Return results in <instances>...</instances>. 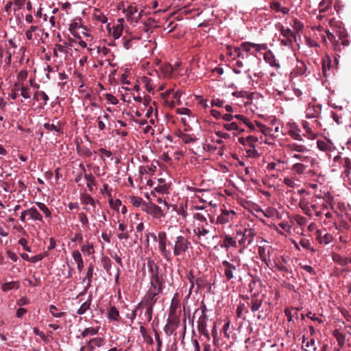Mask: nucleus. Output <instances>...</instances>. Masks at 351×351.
<instances>
[{"mask_svg": "<svg viewBox=\"0 0 351 351\" xmlns=\"http://www.w3.org/2000/svg\"><path fill=\"white\" fill-rule=\"evenodd\" d=\"M194 235L196 237V242L204 247H208L213 243V240L217 237V234L213 233L210 230L203 226H197L193 229Z\"/></svg>", "mask_w": 351, "mask_h": 351, "instance_id": "nucleus-1", "label": "nucleus"}, {"mask_svg": "<svg viewBox=\"0 0 351 351\" xmlns=\"http://www.w3.org/2000/svg\"><path fill=\"white\" fill-rule=\"evenodd\" d=\"M241 266V261L239 258L232 259L231 261L224 260L221 262V267L227 280L236 278Z\"/></svg>", "mask_w": 351, "mask_h": 351, "instance_id": "nucleus-2", "label": "nucleus"}, {"mask_svg": "<svg viewBox=\"0 0 351 351\" xmlns=\"http://www.w3.org/2000/svg\"><path fill=\"white\" fill-rule=\"evenodd\" d=\"M191 247V242L187 238L182 235L176 237L173 244L172 245L173 254L178 258L183 256Z\"/></svg>", "mask_w": 351, "mask_h": 351, "instance_id": "nucleus-3", "label": "nucleus"}, {"mask_svg": "<svg viewBox=\"0 0 351 351\" xmlns=\"http://www.w3.org/2000/svg\"><path fill=\"white\" fill-rule=\"evenodd\" d=\"M155 240L158 243V250L161 256L167 261L170 262L172 259V254L171 251L167 249V244L169 243L167 234L164 231L159 232L158 237H154Z\"/></svg>", "mask_w": 351, "mask_h": 351, "instance_id": "nucleus-4", "label": "nucleus"}, {"mask_svg": "<svg viewBox=\"0 0 351 351\" xmlns=\"http://www.w3.org/2000/svg\"><path fill=\"white\" fill-rule=\"evenodd\" d=\"M326 34V35L322 36L323 41L326 43L327 38L332 43V49L336 53H341L342 51L341 47H348L350 44L349 40L346 38L339 37V39H337L335 35L329 30H327Z\"/></svg>", "mask_w": 351, "mask_h": 351, "instance_id": "nucleus-5", "label": "nucleus"}, {"mask_svg": "<svg viewBox=\"0 0 351 351\" xmlns=\"http://www.w3.org/2000/svg\"><path fill=\"white\" fill-rule=\"evenodd\" d=\"M254 230L245 228L243 231L241 229L236 230V238L238 239V244L241 247H246L252 243L254 237Z\"/></svg>", "mask_w": 351, "mask_h": 351, "instance_id": "nucleus-6", "label": "nucleus"}, {"mask_svg": "<svg viewBox=\"0 0 351 351\" xmlns=\"http://www.w3.org/2000/svg\"><path fill=\"white\" fill-rule=\"evenodd\" d=\"M237 217L236 212L232 209H227L224 206L221 208V213L216 219L215 223L217 225H225L234 222Z\"/></svg>", "mask_w": 351, "mask_h": 351, "instance_id": "nucleus-7", "label": "nucleus"}, {"mask_svg": "<svg viewBox=\"0 0 351 351\" xmlns=\"http://www.w3.org/2000/svg\"><path fill=\"white\" fill-rule=\"evenodd\" d=\"M143 211L151 215L156 219L160 220L165 216V213L161 207L150 202L143 204Z\"/></svg>", "mask_w": 351, "mask_h": 351, "instance_id": "nucleus-8", "label": "nucleus"}, {"mask_svg": "<svg viewBox=\"0 0 351 351\" xmlns=\"http://www.w3.org/2000/svg\"><path fill=\"white\" fill-rule=\"evenodd\" d=\"M160 293L161 292L149 287L141 302L137 305V309H140L144 304L154 305L158 300L157 295Z\"/></svg>", "mask_w": 351, "mask_h": 351, "instance_id": "nucleus-9", "label": "nucleus"}, {"mask_svg": "<svg viewBox=\"0 0 351 351\" xmlns=\"http://www.w3.org/2000/svg\"><path fill=\"white\" fill-rule=\"evenodd\" d=\"M118 230L120 232L117 234V237L119 240L127 241L130 238V233L134 230L133 225L128 224L124 220H118Z\"/></svg>", "mask_w": 351, "mask_h": 351, "instance_id": "nucleus-10", "label": "nucleus"}, {"mask_svg": "<svg viewBox=\"0 0 351 351\" xmlns=\"http://www.w3.org/2000/svg\"><path fill=\"white\" fill-rule=\"evenodd\" d=\"M299 207L302 210L304 213L308 217H312L313 210L317 208V204L313 199L310 201L306 197H302L298 204Z\"/></svg>", "mask_w": 351, "mask_h": 351, "instance_id": "nucleus-11", "label": "nucleus"}, {"mask_svg": "<svg viewBox=\"0 0 351 351\" xmlns=\"http://www.w3.org/2000/svg\"><path fill=\"white\" fill-rule=\"evenodd\" d=\"M322 111V106L319 104L310 103L305 110L306 118L317 119Z\"/></svg>", "mask_w": 351, "mask_h": 351, "instance_id": "nucleus-12", "label": "nucleus"}, {"mask_svg": "<svg viewBox=\"0 0 351 351\" xmlns=\"http://www.w3.org/2000/svg\"><path fill=\"white\" fill-rule=\"evenodd\" d=\"M240 49H243L245 53H251L252 49H254L256 51H261L267 49V45L264 44H256L254 43L245 42L240 45Z\"/></svg>", "mask_w": 351, "mask_h": 351, "instance_id": "nucleus-13", "label": "nucleus"}, {"mask_svg": "<svg viewBox=\"0 0 351 351\" xmlns=\"http://www.w3.org/2000/svg\"><path fill=\"white\" fill-rule=\"evenodd\" d=\"M270 247L259 246L258 253L261 261L265 263L267 267L271 269L272 264L270 261Z\"/></svg>", "mask_w": 351, "mask_h": 351, "instance_id": "nucleus-14", "label": "nucleus"}, {"mask_svg": "<svg viewBox=\"0 0 351 351\" xmlns=\"http://www.w3.org/2000/svg\"><path fill=\"white\" fill-rule=\"evenodd\" d=\"M124 19H119L117 23L113 25L112 29L110 28V25H108L109 32L112 34L114 39H118L121 37L123 30Z\"/></svg>", "mask_w": 351, "mask_h": 351, "instance_id": "nucleus-15", "label": "nucleus"}, {"mask_svg": "<svg viewBox=\"0 0 351 351\" xmlns=\"http://www.w3.org/2000/svg\"><path fill=\"white\" fill-rule=\"evenodd\" d=\"M81 203L84 206H90L93 208L94 213H98V209L96 208V204L98 203V200L93 198L89 194L84 193L80 195Z\"/></svg>", "mask_w": 351, "mask_h": 351, "instance_id": "nucleus-16", "label": "nucleus"}, {"mask_svg": "<svg viewBox=\"0 0 351 351\" xmlns=\"http://www.w3.org/2000/svg\"><path fill=\"white\" fill-rule=\"evenodd\" d=\"M343 176L345 181L351 185V158L346 157L343 158Z\"/></svg>", "mask_w": 351, "mask_h": 351, "instance_id": "nucleus-17", "label": "nucleus"}, {"mask_svg": "<svg viewBox=\"0 0 351 351\" xmlns=\"http://www.w3.org/2000/svg\"><path fill=\"white\" fill-rule=\"evenodd\" d=\"M223 243L221 245V247L228 250L229 248H237L238 247V241L237 238L232 237L230 234H224L223 237Z\"/></svg>", "mask_w": 351, "mask_h": 351, "instance_id": "nucleus-18", "label": "nucleus"}, {"mask_svg": "<svg viewBox=\"0 0 351 351\" xmlns=\"http://www.w3.org/2000/svg\"><path fill=\"white\" fill-rule=\"evenodd\" d=\"M147 267L148 270L149 280L162 276V275L159 274V267L155 263V262L153 260L149 259L147 261Z\"/></svg>", "mask_w": 351, "mask_h": 351, "instance_id": "nucleus-19", "label": "nucleus"}, {"mask_svg": "<svg viewBox=\"0 0 351 351\" xmlns=\"http://www.w3.org/2000/svg\"><path fill=\"white\" fill-rule=\"evenodd\" d=\"M105 339L103 337H97L93 338L87 344V346H82L81 351H85L87 348L89 351H93L96 347H101L104 346Z\"/></svg>", "mask_w": 351, "mask_h": 351, "instance_id": "nucleus-20", "label": "nucleus"}, {"mask_svg": "<svg viewBox=\"0 0 351 351\" xmlns=\"http://www.w3.org/2000/svg\"><path fill=\"white\" fill-rule=\"evenodd\" d=\"M208 320V317L204 314V311H202V315L199 317L197 322V329L198 331L203 335H204L208 339L210 338L208 332L206 329V321Z\"/></svg>", "mask_w": 351, "mask_h": 351, "instance_id": "nucleus-21", "label": "nucleus"}, {"mask_svg": "<svg viewBox=\"0 0 351 351\" xmlns=\"http://www.w3.org/2000/svg\"><path fill=\"white\" fill-rule=\"evenodd\" d=\"M288 134L294 140L296 141H302V136L300 134L301 130L299 128L298 125L295 123H289L288 124Z\"/></svg>", "mask_w": 351, "mask_h": 351, "instance_id": "nucleus-22", "label": "nucleus"}, {"mask_svg": "<svg viewBox=\"0 0 351 351\" xmlns=\"http://www.w3.org/2000/svg\"><path fill=\"white\" fill-rule=\"evenodd\" d=\"M317 240L320 244L327 245L330 243L333 240V237L331 234L325 232L321 230L316 231Z\"/></svg>", "mask_w": 351, "mask_h": 351, "instance_id": "nucleus-23", "label": "nucleus"}, {"mask_svg": "<svg viewBox=\"0 0 351 351\" xmlns=\"http://www.w3.org/2000/svg\"><path fill=\"white\" fill-rule=\"evenodd\" d=\"M265 52L264 53V60L272 67H275L276 69H279L280 65L278 60H276V58L274 53L270 50H265Z\"/></svg>", "mask_w": 351, "mask_h": 351, "instance_id": "nucleus-24", "label": "nucleus"}, {"mask_svg": "<svg viewBox=\"0 0 351 351\" xmlns=\"http://www.w3.org/2000/svg\"><path fill=\"white\" fill-rule=\"evenodd\" d=\"M80 29H82L81 19H75L70 24L69 30L74 37H79Z\"/></svg>", "mask_w": 351, "mask_h": 351, "instance_id": "nucleus-25", "label": "nucleus"}, {"mask_svg": "<svg viewBox=\"0 0 351 351\" xmlns=\"http://www.w3.org/2000/svg\"><path fill=\"white\" fill-rule=\"evenodd\" d=\"M160 70V77L163 78H169L171 77L172 73L173 72V66L169 64H162L159 67Z\"/></svg>", "mask_w": 351, "mask_h": 351, "instance_id": "nucleus-26", "label": "nucleus"}, {"mask_svg": "<svg viewBox=\"0 0 351 351\" xmlns=\"http://www.w3.org/2000/svg\"><path fill=\"white\" fill-rule=\"evenodd\" d=\"M25 213L27 214L28 219L33 221H43V216L35 207H31L25 210Z\"/></svg>", "mask_w": 351, "mask_h": 351, "instance_id": "nucleus-27", "label": "nucleus"}, {"mask_svg": "<svg viewBox=\"0 0 351 351\" xmlns=\"http://www.w3.org/2000/svg\"><path fill=\"white\" fill-rule=\"evenodd\" d=\"M186 278L191 284L189 289V293H191L192 289L194 288L195 285L197 287V290L201 288L200 280L199 278H195L193 276V271L190 270L186 273Z\"/></svg>", "mask_w": 351, "mask_h": 351, "instance_id": "nucleus-28", "label": "nucleus"}, {"mask_svg": "<svg viewBox=\"0 0 351 351\" xmlns=\"http://www.w3.org/2000/svg\"><path fill=\"white\" fill-rule=\"evenodd\" d=\"M150 287L162 292L164 288V280L163 276L149 280Z\"/></svg>", "mask_w": 351, "mask_h": 351, "instance_id": "nucleus-29", "label": "nucleus"}, {"mask_svg": "<svg viewBox=\"0 0 351 351\" xmlns=\"http://www.w3.org/2000/svg\"><path fill=\"white\" fill-rule=\"evenodd\" d=\"M154 306L152 304H144L140 309L145 308L142 319L144 323L149 322L152 319Z\"/></svg>", "mask_w": 351, "mask_h": 351, "instance_id": "nucleus-30", "label": "nucleus"}, {"mask_svg": "<svg viewBox=\"0 0 351 351\" xmlns=\"http://www.w3.org/2000/svg\"><path fill=\"white\" fill-rule=\"evenodd\" d=\"M306 70L307 66L304 62H298V64L295 66V70L291 73V75L292 77H297L298 76L306 75Z\"/></svg>", "mask_w": 351, "mask_h": 351, "instance_id": "nucleus-31", "label": "nucleus"}, {"mask_svg": "<svg viewBox=\"0 0 351 351\" xmlns=\"http://www.w3.org/2000/svg\"><path fill=\"white\" fill-rule=\"evenodd\" d=\"M302 125L307 134L313 136V128L314 129L319 128L321 127V123L317 119H315L313 121V125H312V127H310V124L308 122H307L306 121H302Z\"/></svg>", "mask_w": 351, "mask_h": 351, "instance_id": "nucleus-32", "label": "nucleus"}, {"mask_svg": "<svg viewBox=\"0 0 351 351\" xmlns=\"http://www.w3.org/2000/svg\"><path fill=\"white\" fill-rule=\"evenodd\" d=\"M158 181L160 182V184H158L157 186L154 187V191L152 192V194L155 197H156L155 193L163 195L167 194L169 192V187L164 183V180L159 179Z\"/></svg>", "mask_w": 351, "mask_h": 351, "instance_id": "nucleus-33", "label": "nucleus"}, {"mask_svg": "<svg viewBox=\"0 0 351 351\" xmlns=\"http://www.w3.org/2000/svg\"><path fill=\"white\" fill-rule=\"evenodd\" d=\"M274 265H272L271 269L274 267L278 270L281 271H288V269L285 267L286 259L283 256H280L274 260Z\"/></svg>", "mask_w": 351, "mask_h": 351, "instance_id": "nucleus-34", "label": "nucleus"}, {"mask_svg": "<svg viewBox=\"0 0 351 351\" xmlns=\"http://www.w3.org/2000/svg\"><path fill=\"white\" fill-rule=\"evenodd\" d=\"M317 145L318 149L322 152H331L332 150V144L329 141L317 140Z\"/></svg>", "mask_w": 351, "mask_h": 351, "instance_id": "nucleus-35", "label": "nucleus"}, {"mask_svg": "<svg viewBox=\"0 0 351 351\" xmlns=\"http://www.w3.org/2000/svg\"><path fill=\"white\" fill-rule=\"evenodd\" d=\"M93 271H94V266L92 263H90V264H89V265L87 268L86 277L83 280V282H85L87 280V285L86 287V289H88L91 286Z\"/></svg>", "mask_w": 351, "mask_h": 351, "instance_id": "nucleus-36", "label": "nucleus"}, {"mask_svg": "<svg viewBox=\"0 0 351 351\" xmlns=\"http://www.w3.org/2000/svg\"><path fill=\"white\" fill-rule=\"evenodd\" d=\"M108 317L112 321L118 322L120 319V315L118 309L115 306H111L108 312Z\"/></svg>", "mask_w": 351, "mask_h": 351, "instance_id": "nucleus-37", "label": "nucleus"}, {"mask_svg": "<svg viewBox=\"0 0 351 351\" xmlns=\"http://www.w3.org/2000/svg\"><path fill=\"white\" fill-rule=\"evenodd\" d=\"M19 288V282L18 281H12L3 283L1 286L2 291L7 292L13 289H18Z\"/></svg>", "mask_w": 351, "mask_h": 351, "instance_id": "nucleus-38", "label": "nucleus"}, {"mask_svg": "<svg viewBox=\"0 0 351 351\" xmlns=\"http://www.w3.org/2000/svg\"><path fill=\"white\" fill-rule=\"evenodd\" d=\"M39 30V27L37 25H31L28 29L25 32L26 38L29 40H32L36 38V32Z\"/></svg>", "mask_w": 351, "mask_h": 351, "instance_id": "nucleus-39", "label": "nucleus"}, {"mask_svg": "<svg viewBox=\"0 0 351 351\" xmlns=\"http://www.w3.org/2000/svg\"><path fill=\"white\" fill-rule=\"evenodd\" d=\"M81 251L84 254L90 256L95 252L94 245L93 243L86 241L81 246Z\"/></svg>", "mask_w": 351, "mask_h": 351, "instance_id": "nucleus-40", "label": "nucleus"}, {"mask_svg": "<svg viewBox=\"0 0 351 351\" xmlns=\"http://www.w3.org/2000/svg\"><path fill=\"white\" fill-rule=\"evenodd\" d=\"M287 147L291 151H295L297 152H305L308 151V149L304 145L297 143H289L287 145Z\"/></svg>", "mask_w": 351, "mask_h": 351, "instance_id": "nucleus-41", "label": "nucleus"}, {"mask_svg": "<svg viewBox=\"0 0 351 351\" xmlns=\"http://www.w3.org/2000/svg\"><path fill=\"white\" fill-rule=\"evenodd\" d=\"M332 260L341 266H346L348 265V258L342 256L338 254L332 255Z\"/></svg>", "mask_w": 351, "mask_h": 351, "instance_id": "nucleus-42", "label": "nucleus"}, {"mask_svg": "<svg viewBox=\"0 0 351 351\" xmlns=\"http://www.w3.org/2000/svg\"><path fill=\"white\" fill-rule=\"evenodd\" d=\"M291 170L298 175H302L306 172V167L302 163L297 162L292 166Z\"/></svg>", "mask_w": 351, "mask_h": 351, "instance_id": "nucleus-43", "label": "nucleus"}, {"mask_svg": "<svg viewBox=\"0 0 351 351\" xmlns=\"http://www.w3.org/2000/svg\"><path fill=\"white\" fill-rule=\"evenodd\" d=\"M130 202L135 207H141V210H143V207L144 204H147V202H145L143 200L141 197H135V196H130L129 197Z\"/></svg>", "mask_w": 351, "mask_h": 351, "instance_id": "nucleus-44", "label": "nucleus"}, {"mask_svg": "<svg viewBox=\"0 0 351 351\" xmlns=\"http://www.w3.org/2000/svg\"><path fill=\"white\" fill-rule=\"evenodd\" d=\"M84 178L86 180V186L90 191H93V186H95V179L92 173H85Z\"/></svg>", "mask_w": 351, "mask_h": 351, "instance_id": "nucleus-45", "label": "nucleus"}, {"mask_svg": "<svg viewBox=\"0 0 351 351\" xmlns=\"http://www.w3.org/2000/svg\"><path fill=\"white\" fill-rule=\"evenodd\" d=\"M36 204L38 209L43 213L45 218L51 217V212L49 208L43 202H36Z\"/></svg>", "mask_w": 351, "mask_h": 351, "instance_id": "nucleus-46", "label": "nucleus"}, {"mask_svg": "<svg viewBox=\"0 0 351 351\" xmlns=\"http://www.w3.org/2000/svg\"><path fill=\"white\" fill-rule=\"evenodd\" d=\"M141 82L144 84L147 90L149 93H151L154 90L155 86H154L151 78L146 77V76L143 77L141 79Z\"/></svg>", "mask_w": 351, "mask_h": 351, "instance_id": "nucleus-47", "label": "nucleus"}, {"mask_svg": "<svg viewBox=\"0 0 351 351\" xmlns=\"http://www.w3.org/2000/svg\"><path fill=\"white\" fill-rule=\"evenodd\" d=\"M156 167L154 165L151 166H141L139 168V174L142 176L145 174L153 173L155 172Z\"/></svg>", "mask_w": 351, "mask_h": 351, "instance_id": "nucleus-48", "label": "nucleus"}, {"mask_svg": "<svg viewBox=\"0 0 351 351\" xmlns=\"http://www.w3.org/2000/svg\"><path fill=\"white\" fill-rule=\"evenodd\" d=\"M91 304V298H90L86 301L84 302L79 309L77 311V313L78 315H83L84 314L89 308Z\"/></svg>", "mask_w": 351, "mask_h": 351, "instance_id": "nucleus-49", "label": "nucleus"}, {"mask_svg": "<svg viewBox=\"0 0 351 351\" xmlns=\"http://www.w3.org/2000/svg\"><path fill=\"white\" fill-rule=\"evenodd\" d=\"M34 99L36 101L43 99L44 101V105H47L49 101V97L44 91H36L34 95Z\"/></svg>", "mask_w": 351, "mask_h": 351, "instance_id": "nucleus-50", "label": "nucleus"}, {"mask_svg": "<svg viewBox=\"0 0 351 351\" xmlns=\"http://www.w3.org/2000/svg\"><path fill=\"white\" fill-rule=\"evenodd\" d=\"M256 126L258 128L260 132L265 136H271L272 129L261 123L260 122H256Z\"/></svg>", "mask_w": 351, "mask_h": 351, "instance_id": "nucleus-51", "label": "nucleus"}, {"mask_svg": "<svg viewBox=\"0 0 351 351\" xmlns=\"http://www.w3.org/2000/svg\"><path fill=\"white\" fill-rule=\"evenodd\" d=\"M293 158H295V159H298V160H300L302 162H307V161H310L311 164V166H313L315 165V164H317V160L315 158H309L308 156H302V155H300V154H294L293 156Z\"/></svg>", "mask_w": 351, "mask_h": 351, "instance_id": "nucleus-52", "label": "nucleus"}, {"mask_svg": "<svg viewBox=\"0 0 351 351\" xmlns=\"http://www.w3.org/2000/svg\"><path fill=\"white\" fill-rule=\"evenodd\" d=\"M299 244L300 247H302L304 249L308 250L312 252H315V249L311 246V243L308 239H302L300 241Z\"/></svg>", "mask_w": 351, "mask_h": 351, "instance_id": "nucleus-53", "label": "nucleus"}, {"mask_svg": "<svg viewBox=\"0 0 351 351\" xmlns=\"http://www.w3.org/2000/svg\"><path fill=\"white\" fill-rule=\"evenodd\" d=\"M245 156L250 158H257L259 157L258 151L255 149V145L250 146V148L246 149Z\"/></svg>", "mask_w": 351, "mask_h": 351, "instance_id": "nucleus-54", "label": "nucleus"}, {"mask_svg": "<svg viewBox=\"0 0 351 351\" xmlns=\"http://www.w3.org/2000/svg\"><path fill=\"white\" fill-rule=\"evenodd\" d=\"M97 217H99V223H105V222L107 221V217L105 211H101V214L99 213V210L98 209V213H94V214L91 215V217L93 219H97Z\"/></svg>", "mask_w": 351, "mask_h": 351, "instance_id": "nucleus-55", "label": "nucleus"}, {"mask_svg": "<svg viewBox=\"0 0 351 351\" xmlns=\"http://www.w3.org/2000/svg\"><path fill=\"white\" fill-rule=\"evenodd\" d=\"M49 312L52 315L53 317L59 318L61 317H63L66 315V313L64 312H59L58 311V308L55 305H50L49 306Z\"/></svg>", "mask_w": 351, "mask_h": 351, "instance_id": "nucleus-56", "label": "nucleus"}, {"mask_svg": "<svg viewBox=\"0 0 351 351\" xmlns=\"http://www.w3.org/2000/svg\"><path fill=\"white\" fill-rule=\"evenodd\" d=\"M262 305V300L258 298H252L251 300V311L255 312L258 311Z\"/></svg>", "mask_w": 351, "mask_h": 351, "instance_id": "nucleus-57", "label": "nucleus"}, {"mask_svg": "<svg viewBox=\"0 0 351 351\" xmlns=\"http://www.w3.org/2000/svg\"><path fill=\"white\" fill-rule=\"evenodd\" d=\"M99 331V327L97 328H86L82 332V337H86L88 335L93 336L96 335Z\"/></svg>", "mask_w": 351, "mask_h": 351, "instance_id": "nucleus-58", "label": "nucleus"}, {"mask_svg": "<svg viewBox=\"0 0 351 351\" xmlns=\"http://www.w3.org/2000/svg\"><path fill=\"white\" fill-rule=\"evenodd\" d=\"M101 264L104 267V269L107 271L109 272L111 267H112V262L109 257L108 256H104L101 258Z\"/></svg>", "mask_w": 351, "mask_h": 351, "instance_id": "nucleus-59", "label": "nucleus"}, {"mask_svg": "<svg viewBox=\"0 0 351 351\" xmlns=\"http://www.w3.org/2000/svg\"><path fill=\"white\" fill-rule=\"evenodd\" d=\"M180 138L182 139V142L185 144L194 143L196 141V138L195 137H193L191 135L188 134L182 133L180 135Z\"/></svg>", "mask_w": 351, "mask_h": 351, "instance_id": "nucleus-60", "label": "nucleus"}, {"mask_svg": "<svg viewBox=\"0 0 351 351\" xmlns=\"http://www.w3.org/2000/svg\"><path fill=\"white\" fill-rule=\"evenodd\" d=\"M78 218L82 225L86 228L89 226L88 218L85 213L81 212L78 214Z\"/></svg>", "mask_w": 351, "mask_h": 351, "instance_id": "nucleus-61", "label": "nucleus"}, {"mask_svg": "<svg viewBox=\"0 0 351 351\" xmlns=\"http://www.w3.org/2000/svg\"><path fill=\"white\" fill-rule=\"evenodd\" d=\"M223 127L227 131L239 130V127L236 122L224 123Z\"/></svg>", "mask_w": 351, "mask_h": 351, "instance_id": "nucleus-62", "label": "nucleus"}, {"mask_svg": "<svg viewBox=\"0 0 351 351\" xmlns=\"http://www.w3.org/2000/svg\"><path fill=\"white\" fill-rule=\"evenodd\" d=\"M43 126L45 129L49 131H53L56 132H61L60 128L53 123H45Z\"/></svg>", "mask_w": 351, "mask_h": 351, "instance_id": "nucleus-63", "label": "nucleus"}, {"mask_svg": "<svg viewBox=\"0 0 351 351\" xmlns=\"http://www.w3.org/2000/svg\"><path fill=\"white\" fill-rule=\"evenodd\" d=\"M72 257L76 263H79L83 261L81 253L77 250L72 252Z\"/></svg>", "mask_w": 351, "mask_h": 351, "instance_id": "nucleus-64", "label": "nucleus"}]
</instances>
